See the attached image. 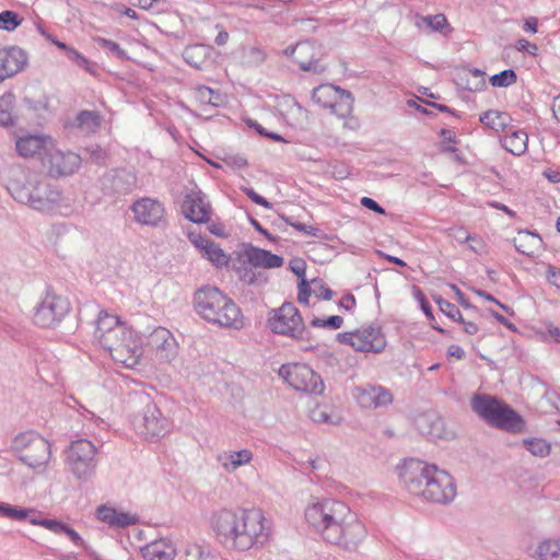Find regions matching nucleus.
Returning a JSON list of instances; mask_svg holds the SVG:
<instances>
[{
  "mask_svg": "<svg viewBox=\"0 0 560 560\" xmlns=\"http://www.w3.org/2000/svg\"><path fill=\"white\" fill-rule=\"evenodd\" d=\"M515 249L526 256H533L541 246L542 240L537 233L520 231L513 240Z\"/></svg>",
  "mask_w": 560,
  "mask_h": 560,
  "instance_id": "29",
  "label": "nucleus"
},
{
  "mask_svg": "<svg viewBox=\"0 0 560 560\" xmlns=\"http://www.w3.org/2000/svg\"><path fill=\"white\" fill-rule=\"evenodd\" d=\"M471 410L487 424L509 433H522L526 423L521 415L495 396L475 394L470 399Z\"/></svg>",
  "mask_w": 560,
  "mask_h": 560,
  "instance_id": "7",
  "label": "nucleus"
},
{
  "mask_svg": "<svg viewBox=\"0 0 560 560\" xmlns=\"http://www.w3.org/2000/svg\"><path fill=\"white\" fill-rule=\"evenodd\" d=\"M242 257L245 262H248L255 268L271 269L279 268L283 265V258L281 256L252 245H248L244 249Z\"/></svg>",
  "mask_w": 560,
  "mask_h": 560,
  "instance_id": "26",
  "label": "nucleus"
},
{
  "mask_svg": "<svg viewBox=\"0 0 560 560\" xmlns=\"http://www.w3.org/2000/svg\"><path fill=\"white\" fill-rule=\"evenodd\" d=\"M416 296H417L418 301L420 302L421 310L423 311L425 316L429 319H432L433 318L432 310H431V306L429 305V303L427 302L423 293L420 290H417Z\"/></svg>",
  "mask_w": 560,
  "mask_h": 560,
  "instance_id": "59",
  "label": "nucleus"
},
{
  "mask_svg": "<svg viewBox=\"0 0 560 560\" xmlns=\"http://www.w3.org/2000/svg\"><path fill=\"white\" fill-rule=\"evenodd\" d=\"M313 101L324 108H329L332 114L345 118L349 116L353 107V97L350 92L332 84H320L312 92Z\"/></svg>",
  "mask_w": 560,
  "mask_h": 560,
  "instance_id": "15",
  "label": "nucleus"
},
{
  "mask_svg": "<svg viewBox=\"0 0 560 560\" xmlns=\"http://www.w3.org/2000/svg\"><path fill=\"white\" fill-rule=\"evenodd\" d=\"M67 524L56 521V520H45V523H43V527L49 529L50 532L55 534H62L66 529Z\"/></svg>",
  "mask_w": 560,
  "mask_h": 560,
  "instance_id": "55",
  "label": "nucleus"
},
{
  "mask_svg": "<svg viewBox=\"0 0 560 560\" xmlns=\"http://www.w3.org/2000/svg\"><path fill=\"white\" fill-rule=\"evenodd\" d=\"M194 305L197 314L213 325L233 329H241L244 325L241 308L215 287L197 290Z\"/></svg>",
  "mask_w": 560,
  "mask_h": 560,
  "instance_id": "6",
  "label": "nucleus"
},
{
  "mask_svg": "<svg viewBox=\"0 0 560 560\" xmlns=\"http://www.w3.org/2000/svg\"><path fill=\"white\" fill-rule=\"evenodd\" d=\"M183 212L194 223H203L210 220L211 207L206 196L199 189H191L184 199Z\"/></svg>",
  "mask_w": 560,
  "mask_h": 560,
  "instance_id": "22",
  "label": "nucleus"
},
{
  "mask_svg": "<svg viewBox=\"0 0 560 560\" xmlns=\"http://www.w3.org/2000/svg\"><path fill=\"white\" fill-rule=\"evenodd\" d=\"M354 397L362 408H378L393 401V395L388 389L370 384L355 388Z\"/></svg>",
  "mask_w": 560,
  "mask_h": 560,
  "instance_id": "24",
  "label": "nucleus"
},
{
  "mask_svg": "<svg viewBox=\"0 0 560 560\" xmlns=\"http://www.w3.org/2000/svg\"><path fill=\"white\" fill-rule=\"evenodd\" d=\"M8 190L18 202L34 210L45 213L61 212L62 194L44 174L14 168L11 171Z\"/></svg>",
  "mask_w": 560,
  "mask_h": 560,
  "instance_id": "5",
  "label": "nucleus"
},
{
  "mask_svg": "<svg viewBox=\"0 0 560 560\" xmlns=\"http://www.w3.org/2000/svg\"><path fill=\"white\" fill-rule=\"evenodd\" d=\"M343 324V318L338 315L329 316L326 319L314 317L311 320L312 327H319V328H328V329H339Z\"/></svg>",
  "mask_w": 560,
  "mask_h": 560,
  "instance_id": "43",
  "label": "nucleus"
},
{
  "mask_svg": "<svg viewBox=\"0 0 560 560\" xmlns=\"http://www.w3.org/2000/svg\"><path fill=\"white\" fill-rule=\"evenodd\" d=\"M52 142V139L45 135L26 133L18 137L15 141V149L23 158H32L42 153H45L46 156Z\"/></svg>",
  "mask_w": 560,
  "mask_h": 560,
  "instance_id": "25",
  "label": "nucleus"
},
{
  "mask_svg": "<svg viewBox=\"0 0 560 560\" xmlns=\"http://www.w3.org/2000/svg\"><path fill=\"white\" fill-rule=\"evenodd\" d=\"M188 238L191 244L199 249L201 256L218 268L226 267L230 262V256L207 236L197 232H189Z\"/></svg>",
  "mask_w": 560,
  "mask_h": 560,
  "instance_id": "21",
  "label": "nucleus"
},
{
  "mask_svg": "<svg viewBox=\"0 0 560 560\" xmlns=\"http://www.w3.org/2000/svg\"><path fill=\"white\" fill-rule=\"evenodd\" d=\"M215 458L224 471L232 474L238 468L248 465L253 460L254 455L247 448L240 451L226 450L218 453Z\"/></svg>",
  "mask_w": 560,
  "mask_h": 560,
  "instance_id": "27",
  "label": "nucleus"
},
{
  "mask_svg": "<svg viewBox=\"0 0 560 560\" xmlns=\"http://www.w3.org/2000/svg\"><path fill=\"white\" fill-rule=\"evenodd\" d=\"M267 58L266 52L256 46L245 47L242 52V63L248 68L259 67Z\"/></svg>",
  "mask_w": 560,
  "mask_h": 560,
  "instance_id": "36",
  "label": "nucleus"
},
{
  "mask_svg": "<svg viewBox=\"0 0 560 560\" xmlns=\"http://www.w3.org/2000/svg\"><path fill=\"white\" fill-rule=\"evenodd\" d=\"M479 120L493 131L501 132L510 125L511 117L508 113L490 109L482 113Z\"/></svg>",
  "mask_w": 560,
  "mask_h": 560,
  "instance_id": "31",
  "label": "nucleus"
},
{
  "mask_svg": "<svg viewBox=\"0 0 560 560\" xmlns=\"http://www.w3.org/2000/svg\"><path fill=\"white\" fill-rule=\"evenodd\" d=\"M337 340L351 346L355 351L381 353L386 347V338L377 326L361 327L354 331H346L337 335Z\"/></svg>",
  "mask_w": 560,
  "mask_h": 560,
  "instance_id": "14",
  "label": "nucleus"
},
{
  "mask_svg": "<svg viewBox=\"0 0 560 560\" xmlns=\"http://www.w3.org/2000/svg\"><path fill=\"white\" fill-rule=\"evenodd\" d=\"M339 306L346 311H351L355 306V299L352 294L342 296L339 301Z\"/></svg>",
  "mask_w": 560,
  "mask_h": 560,
  "instance_id": "61",
  "label": "nucleus"
},
{
  "mask_svg": "<svg viewBox=\"0 0 560 560\" xmlns=\"http://www.w3.org/2000/svg\"><path fill=\"white\" fill-rule=\"evenodd\" d=\"M471 410L487 424L509 433H522L526 423L521 415L495 396L475 394L470 399Z\"/></svg>",
  "mask_w": 560,
  "mask_h": 560,
  "instance_id": "8",
  "label": "nucleus"
},
{
  "mask_svg": "<svg viewBox=\"0 0 560 560\" xmlns=\"http://www.w3.org/2000/svg\"><path fill=\"white\" fill-rule=\"evenodd\" d=\"M102 122L101 115L95 110H82L77 115L75 126L83 133L95 132Z\"/></svg>",
  "mask_w": 560,
  "mask_h": 560,
  "instance_id": "32",
  "label": "nucleus"
},
{
  "mask_svg": "<svg viewBox=\"0 0 560 560\" xmlns=\"http://www.w3.org/2000/svg\"><path fill=\"white\" fill-rule=\"evenodd\" d=\"M502 147L513 155H522L527 150L528 136L523 130H515L503 137Z\"/></svg>",
  "mask_w": 560,
  "mask_h": 560,
  "instance_id": "30",
  "label": "nucleus"
},
{
  "mask_svg": "<svg viewBox=\"0 0 560 560\" xmlns=\"http://www.w3.org/2000/svg\"><path fill=\"white\" fill-rule=\"evenodd\" d=\"M540 560H560V539L541 541L536 550Z\"/></svg>",
  "mask_w": 560,
  "mask_h": 560,
  "instance_id": "35",
  "label": "nucleus"
},
{
  "mask_svg": "<svg viewBox=\"0 0 560 560\" xmlns=\"http://www.w3.org/2000/svg\"><path fill=\"white\" fill-rule=\"evenodd\" d=\"M22 20L19 18V15L13 11H3L0 13V28L4 31H13L15 30L20 24Z\"/></svg>",
  "mask_w": 560,
  "mask_h": 560,
  "instance_id": "42",
  "label": "nucleus"
},
{
  "mask_svg": "<svg viewBox=\"0 0 560 560\" xmlns=\"http://www.w3.org/2000/svg\"><path fill=\"white\" fill-rule=\"evenodd\" d=\"M311 527L328 544L354 551L366 538L365 525L342 501L324 499L308 504L304 512Z\"/></svg>",
  "mask_w": 560,
  "mask_h": 560,
  "instance_id": "1",
  "label": "nucleus"
},
{
  "mask_svg": "<svg viewBox=\"0 0 560 560\" xmlns=\"http://www.w3.org/2000/svg\"><path fill=\"white\" fill-rule=\"evenodd\" d=\"M201 50H203L202 46L188 47V48H186V50L184 52V58L186 59L187 62H189L194 67L200 68V63L197 61H192V57L198 55Z\"/></svg>",
  "mask_w": 560,
  "mask_h": 560,
  "instance_id": "56",
  "label": "nucleus"
},
{
  "mask_svg": "<svg viewBox=\"0 0 560 560\" xmlns=\"http://www.w3.org/2000/svg\"><path fill=\"white\" fill-rule=\"evenodd\" d=\"M43 164L50 176L60 177L73 174L81 165V156L71 151H62L51 143Z\"/></svg>",
  "mask_w": 560,
  "mask_h": 560,
  "instance_id": "17",
  "label": "nucleus"
},
{
  "mask_svg": "<svg viewBox=\"0 0 560 560\" xmlns=\"http://www.w3.org/2000/svg\"><path fill=\"white\" fill-rule=\"evenodd\" d=\"M67 57L69 60L78 65L79 67L89 70L90 61L81 52L71 47L68 49Z\"/></svg>",
  "mask_w": 560,
  "mask_h": 560,
  "instance_id": "48",
  "label": "nucleus"
},
{
  "mask_svg": "<svg viewBox=\"0 0 560 560\" xmlns=\"http://www.w3.org/2000/svg\"><path fill=\"white\" fill-rule=\"evenodd\" d=\"M447 354L456 358L457 360H462L465 357V351L460 346L452 345L447 349Z\"/></svg>",
  "mask_w": 560,
  "mask_h": 560,
  "instance_id": "62",
  "label": "nucleus"
},
{
  "mask_svg": "<svg viewBox=\"0 0 560 560\" xmlns=\"http://www.w3.org/2000/svg\"><path fill=\"white\" fill-rule=\"evenodd\" d=\"M88 152L90 153V159L100 164L103 163L106 159V152L100 147H91L88 149Z\"/></svg>",
  "mask_w": 560,
  "mask_h": 560,
  "instance_id": "57",
  "label": "nucleus"
},
{
  "mask_svg": "<svg viewBox=\"0 0 560 560\" xmlns=\"http://www.w3.org/2000/svg\"><path fill=\"white\" fill-rule=\"evenodd\" d=\"M115 190L120 194H127L133 190L137 186V177L133 173L128 171H119L113 179Z\"/></svg>",
  "mask_w": 560,
  "mask_h": 560,
  "instance_id": "34",
  "label": "nucleus"
},
{
  "mask_svg": "<svg viewBox=\"0 0 560 560\" xmlns=\"http://www.w3.org/2000/svg\"><path fill=\"white\" fill-rule=\"evenodd\" d=\"M95 518L113 529H124L140 522V517L136 513L118 509L112 504L98 505L95 510Z\"/></svg>",
  "mask_w": 560,
  "mask_h": 560,
  "instance_id": "20",
  "label": "nucleus"
},
{
  "mask_svg": "<svg viewBox=\"0 0 560 560\" xmlns=\"http://www.w3.org/2000/svg\"><path fill=\"white\" fill-rule=\"evenodd\" d=\"M244 192L253 202L260 205L266 209H271V203L267 199L258 195L253 188H245Z\"/></svg>",
  "mask_w": 560,
  "mask_h": 560,
  "instance_id": "52",
  "label": "nucleus"
},
{
  "mask_svg": "<svg viewBox=\"0 0 560 560\" xmlns=\"http://www.w3.org/2000/svg\"><path fill=\"white\" fill-rule=\"evenodd\" d=\"M14 95L11 93L0 97V126L8 127L14 124Z\"/></svg>",
  "mask_w": 560,
  "mask_h": 560,
  "instance_id": "33",
  "label": "nucleus"
},
{
  "mask_svg": "<svg viewBox=\"0 0 560 560\" xmlns=\"http://www.w3.org/2000/svg\"><path fill=\"white\" fill-rule=\"evenodd\" d=\"M70 304L67 299L51 292H47L37 304L33 320L35 325L49 328L54 327L69 312Z\"/></svg>",
  "mask_w": 560,
  "mask_h": 560,
  "instance_id": "16",
  "label": "nucleus"
},
{
  "mask_svg": "<svg viewBox=\"0 0 560 560\" xmlns=\"http://www.w3.org/2000/svg\"><path fill=\"white\" fill-rule=\"evenodd\" d=\"M294 60L303 71H317V59L315 58L314 50L311 52L295 54Z\"/></svg>",
  "mask_w": 560,
  "mask_h": 560,
  "instance_id": "41",
  "label": "nucleus"
},
{
  "mask_svg": "<svg viewBox=\"0 0 560 560\" xmlns=\"http://www.w3.org/2000/svg\"><path fill=\"white\" fill-rule=\"evenodd\" d=\"M136 402L141 407L131 418L133 430L148 441H156L171 431V422L148 395H137Z\"/></svg>",
  "mask_w": 560,
  "mask_h": 560,
  "instance_id": "11",
  "label": "nucleus"
},
{
  "mask_svg": "<svg viewBox=\"0 0 560 560\" xmlns=\"http://www.w3.org/2000/svg\"><path fill=\"white\" fill-rule=\"evenodd\" d=\"M313 293L317 299L330 300L332 298V291L326 287L320 280H312Z\"/></svg>",
  "mask_w": 560,
  "mask_h": 560,
  "instance_id": "47",
  "label": "nucleus"
},
{
  "mask_svg": "<svg viewBox=\"0 0 560 560\" xmlns=\"http://www.w3.org/2000/svg\"><path fill=\"white\" fill-rule=\"evenodd\" d=\"M361 205L369 210H372L380 214H385L386 211L383 207H381L374 199L370 197H362L360 200Z\"/></svg>",
  "mask_w": 560,
  "mask_h": 560,
  "instance_id": "54",
  "label": "nucleus"
},
{
  "mask_svg": "<svg viewBox=\"0 0 560 560\" xmlns=\"http://www.w3.org/2000/svg\"><path fill=\"white\" fill-rule=\"evenodd\" d=\"M491 315L497 319V322H499L500 324H502L510 330H512V331L516 330L515 325L513 323H511L508 318H505L503 315L499 314L498 312H491Z\"/></svg>",
  "mask_w": 560,
  "mask_h": 560,
  "instance_id": "63",
  "label": "nucleus"
},
{
  "mask_svg": "<svg viewBox=\"0 0 560 560\" xmlns=\"http://www.w3.org/2000/svg\"><path fill=\"white\" fill-rule=\"evenodd\" d=\"M268 328L278 335L295 340H308L303 317L292 303H283L279 308L269 312Z\"/></svg>",
  "mask_w": 560,
  "mask_h": 560,
  "instance_id": "12",
  "label": "nucleus"
},
{
  "mask_svg": "<svg viewBox=\"0 0 560 560\" xmlns=\"http://www.w3.org/2000/svg\"><path fill=\"white\" fill-rule=\"evenodd\" d=\"M9 452L30 468L45 467L51 458V445L34 430L15 434L10 442Z\"/></svg>",
  "mask_w": 560,
  "mask_h": 560,
  "instance_id": "10",
  "label": "nucleus"
},
{
  "mask_svg": "<svg viewBox=\"0 0 560 560\" xmlns=\"http://www.w3.org/2000/svg\"><path fill=\"white\" fill-rule=\"evenodd\" d=\"M516 82V73L512 69H506L490 78L492 86L506 88Z\"/></svg>",
  "mask_w": 560,
  "mask_h": 560,
  "instance_id": "40",
  "label": "nucleus"
},
{
  "mask_svg": "<svg viewBox=\"0 0 560 560\" xmlns=\"http://www.w3.org/2000/svg\"><path fill=\"white\" fill-rule=\"evenodd\" d=\"M279 375L295 390L322 395L325 389L319 374L306 364L282 365Z\"/></svg>",
  "mask_w": 560,
  "mask_h": 560,
  "instance_id": "13",
  "label": "nucleus"
},
{
  "mask_svg": "<svg viewBox=\"0 0 560 560\" xmlns=\"http://www.w3.org/2000/svg\"><path fill=\"white\" fill-rule=\"evenodd\" d=\"M399 479L409 493L433 503L447 504L457 493L454 479L447 471L418 459L404 463Z\"/></svg>",
  "mask_w": 560,
  "mask_h": 560,
  "instance_id": "3",
  "label": "nucleus"
},
{
  "mask_svg": "<svg viewBox=\"0 0 560 560\" xmlns=\"http://www.w3.org/2000/svg\"><path fill=\"white\" fill-rule=\"evenodd\" d=\"M67 471L81 482L91 481L98 466V447L88 439H77L63 451Z\"/></svg>",
  "mask_w": 560,
  "mask_h": 560,
  "instance_id": "9",
  "label": "nucleus"
},
{
  "mask_svg": "<svg viewBox=\"0 0 560 560\" xmlns=\"http://www.w3.org/2000/svg\"><path fill=\"white\" fill-rule=\"evenodd\" d=\"M516 48L518 50L527 51L530 55H536V51L538 49L537 45L534 43L528 42L527 39L521 38L516 43Z\"/></svg>",
  "mask_w": 560,
  "mask_h": 560,
  "instance_id": "58",
  "label": "nucleus"
},
{
  "mask_svg": "<svg viewBox=\"0 0 560 560\" xmlns=\"http://www.w3.org/2000/svg\"><path fill=\"white\" fill-rule=\"evenodd\" d=\"M93 342L126 368L136 366L144 352L139 335L117 316L103 311L96 320Z\"/></svg>",
  "mask_w": 560,
  "mask_h": 560,
  "instance_id": "4",
  "label": "nucleus"
},
{
  "mask_svg": "<svg viewBox=\"0 0 560 560\" xmlns=\"http://www.w3.org/2000/svg\"><path fill=\"white\" fill-rule=\"evenodd\" d=\"M311 292H313V288L311 289L308 282L305 279H302L301 282L299 283V293H298L299 303L308 305V299H310Z\"/></svg>",
  "mask_w": 560,
  "mask_h": 560,
  "instance_id": "51",
  "label": "nucleus"
},
{
  "mask_svg": "<svg viewBox=\"0 0 560 560\" xmlns=\"http://www.w3.org/2000/svg\"><path fill=\"white\" fill-rule=\"evenodd\" d=\"M145 350L165 362L172 361L177 354V342L172 332L164 327H156L149 336Z\"/></svg>",
  "mask_w": 560,
  "mask_h": 560,
  "instance_id": "18",
  "label": "nucleus"
},
{
  "mask_svg": "<svg viewBox=\"0 0 560 560\" xmlns=\"http://www.w3.org/2000/svg\"><path fill=\"white\" fill-rule=\"evenodd\" d=\"M94 43H96L100 47L106 50V52L113 57H116L119 60H127L129 59L127 52L125 49H122L117 43L101 37L95 36L93 37Z\"/></svg>",
  "mask_w": 560,
  "mask_h": 560,
  "instance_id": "37",
  "label": "nucleus"
},
{
  "mask_svg": "<svg viewBox=\"0 0 560 560\" xmlns=\"http://www.w3.org/2000/svg\"><path fill=\"white\" fill-rule=\"evenodd\" d=\"M212 527L225 546L241 551L262 546L270 535L269 524L259 509L221 510L213 515Z\"/></svg>",
  "mask_w": 560,
  "mask_h": 560,
  "instance_id": "2",
  "label": "nucleus"
},
{
  "mask_svg": "<svg viewBox=\"0 0 560 560\" xmlns=\"http://www.w3.org/2000/svg\"><path fill=\"white\" fill-rule=\"evenodd\" d=\"M27 63L26 52L15 46L0 48V82L13 77Z\"/></svg>",
  "mask_w": 560,
  "mask_h": 560,
  "instance_id": "23",
  "label": "nucleus"
},
{
  "mask_svg": "<svg viewBox=\"0 0 560 560\" xmlns=\"http://www.w3.org/2000/svg\"><path fill=\"white\" fill-rule=\"evenodd\" d=\"M422 23L432 31H442L448 25L446 18L443 14L428 15L422 18Z\"/></svg>",
  "mask_w": 560,
  "mask_h": 560,
  "instance_id": "44",
  "label": "nucleus"
},
{
  "mask_svg": "<svg viewBox=\"0 0 560 560\" xmlns=\"http://www.w3.org/2000/svg\"><path fill=\"white\" fill-rule=\"evenodd\" d=\"M145 560H174L176 548L167 538L153 540L140 549Z\"/></svg>",
  "mask_w": 560,
  "mask_h": 560,
  "instance_id": "28",
  "label": "nucleus"
},
{
  "mask_svg": "<svg viewBox=\"0 0 560 560\" xmlns=\"http://www.w3.org/2000/svg\"><path fill=\"white\" fill-rule=\"evenodd\" d=\"M447 233L451 238L455 240L459 244L469 242L471 235L462 226L451 228L448 229Z\"/></svg>",
  "mask_w": 560,
  "mask_h": 560,
  "instance_id": "50",
  "label": "nucleus"
},
{
  "mask_svg": "<svg viewBox=\"0 0 560 560\" xmlns=\"http://www.w3.org/2000/svg\"><path fill=\"white\" fill-rule=\"evenodd\" d=\"M438 304L440 306V310L446 315L448 316L450 318L456 320V322H459V320H463V315L460 313V311L458 310V307L456 305H454L453 303L446 301V300H443V299H440L438 301Z\"/></svg>",
  "mask_w": 560,
  "mask_h": 560,
  "instance_id": "45",
  "label": "nucleus"
},
{
  "mask_svg": "<svg viewBox=\"0 0 560 560\" xmlns=\"http://www.w3.org/2000/svg\"><path fill=\"white\" fill-rule=\"evenodd\" d=\"M135 221L141 225L159 226L165 220L164 205L154 198L143 197L131 206Z\"/></svg>",
  "mask_w": 560,
  "mask_h": 560,
  "instance_id": "19",
  "label": "nucleus"
},
{
  "mask_svg": "<svg viewBox=\"0 0 560 560\" xmlns=\"http://www.w3.org/2000/svg\"><path fill=\"white\" fill-rule=\"evenodd\" d=\"M32 510L23 509L11 505L9 503L0 502V517H5L12 521H23L28 517Z\"/></svg>",
  "mask_w": 560,
  "mask_h": 560,
  "instance_id": "39",
  "label": "nucleus"
},
{
  "mask_svg": "<svg viewBox=\"0 0 560 560\" xmlns=\"http://www.w3.org/2000/svg\"><path fill=\"white\" fill-rule=\"evenodd\" d=\"M467 243L469 244L470 250L475 254L480 255L485 252L486 244L479 236L470 235L469 242Z\"/></svg>",
  "mask_w": 560,
  "mask_h": 560,
  "instance_id": "53",
  "label": "nucleus"
},
{
  "mask_svg": "<svg viewBox=\"0 0 560 560\" xmlns=\"http://www.w3.org/2000/svg\"><path fill=\"white\" fill-rule=\"evenodd\" d=\"M523 445L534 456L546 457L550 453V445L544 439H525Z\"/></svg>",
  "mask_w": 560,
  "mask_h": 560,
  "instance_id": "38",
  "label": "nucleus"
},
{
  "mask_svg": "<svg viewBox=\"0 0 560 560\" xmlns=\"http://www.w3.org/2000/svg\"><path fill=\"white\" fill-rule=\"evenodd\" d=\"M311 418L315 422L337 423V420H335L331 415H329L325 409L319 407L311 411Z\"/></svg>",
  "mask_w": 560,
  "mask_h": 560,
  "instance_id": "49",
  "label": "nucleus"
},
{
  "mask_svg": "<svg viewBox=\"0 0 560 560\" xmlns=\"http://www.w3.org/2000/svg\"><path fill=\"white\" fill-rule=\"evenodd\" d=\"M62 534L67 535L75 546H83V539L81 538V536L68 525L66 526V529L63 530Z\"/></svg>",
  "mask_w": 560,
  "mask_h": 560,
  "instance_id": "60",
  "label": "nucleus"
},
{
  "mask_svg": "<svg viewBox=\"0 0 560 560\" xmlns=\"http://www.w3.org/2000/svg\"><path fill=\"white\" fill-rule=\"evenodd\" d=\"M552 112L555 118L560 122V94L552 101Z\"/></svg>",
  "mask_w": 560,
  "mask_h": 560,
  "instance_id": "64",
  "label": "nucleus"
},
{
  "mask_svg": "<svg viewBox=\"0 0 560 560\" xmlns=\"http://www.w3.org/2000/svg\"><path fill=\"white\" fill-rule=\"evenodd\" d=\"M315 50V47L310 42H301L298 43L295 46H289L283 50V54L285 56L294 58L295 54H304V52H311Z\"/></svg>",
  "mask_w": 560,
  "mask_h": 560,
  "instance_id": "46",
  "label": "nucleus"
}]
</instances>
